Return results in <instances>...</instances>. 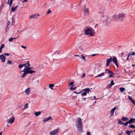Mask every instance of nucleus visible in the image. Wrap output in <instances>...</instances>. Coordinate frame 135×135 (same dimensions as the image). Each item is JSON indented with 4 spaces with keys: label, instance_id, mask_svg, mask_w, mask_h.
<instances>
[{
    "label": "nucleus",
    "instance_id": "obj_54",
    "mask_svg": "<svg viewBox=\"0 0 135 135\" xmlns=\"http://www.w3.org/2000/svg\"><path fill=\"white\" fill-rule=\"evenodd\" d=\"M85 73H84L82 75L81 78H84V76H85Z\"/></svg>",
    "mask_w": 135,
    "mask_h": 135
},
{
    "label": "nucleus",
    "instance_id": "obj_10",
    "mask_svg": "<svg viewBox=\"0 0 135 135\" xmlns=\"http://www.w3.org/2000/svg\"><path fill=\"white\" fill-rule=\"evenodd\" d=\"M76 127L78 129V130L79 131V132H83V126H76Z\"/></svg>",
    "mask_w": 135,
    "mask_h": 135
},
{
    "label": "nucleus",
    "instance_id": "obj_60",
    "mask_svg": "<svg viewBox=\"0 0 135 135\" xmlns=\"http://www.w3.org/2000/svg\"><path fill=\"white\" fill-rule=\"evenodd\" d=\"M18 7V6H16L15 7V8L16 9Z\"/></svg>",
    "mask_w": 135,
    "mask_h": 135
},
{
    "label": "nucleus",
    "instance_id": "obj_63",
    "mask_svg": "<svg viewBox=\"0 0 135 135\" xmlns=\"http://www.w3.org/2000/svg\"><path fill=\"white\" fill-rule=\"evenodd\" d=\"M130 55H130V54H129L128 55L127 57H129V56H130Z\"/></svg>",
    "mask_w": 135,
    "mask_h": 135
},
{
    "label": "nucleus",
    "instance_id": "obj_59",
    "mask_svg": "<svg viewBox=\"0 0 135 135\" xmlns=\"http://www.w3.org/2000/svg\"><path fill=\"white\" fill-rule=\"evenodd\" d=\"M96 54H92V55H91V56H95L96 55Z\"/></svg>",
    "mask_w": 135,
    "mask_h": 135
},
{
    "label": "nucleus",
    "instance_id": "obj_26",
    "mask_svg": "<svg viewBox=\"0 0 135 135\" xmlns=\"http://www.w3.org/2000/svg\"><path fill=\"white\" fill-rule=\"evenodd\" d=\"M4 44H2L0 47V53L2 51V49L4 47Z\"/></svg>",
    "mask_w": 135,
    "mask_h": 135
},
{
    "label": "nucleus",
    "instance_id": "obj_16",
    "mask_svg": "<svg viewBox=\"0 0 135 135\" xmlns=\"http://www.w3.org/2000/svg\"><path fill=\"white\" fill-rule=\"evenodd\" d=\"M14 0H8L7 2V4L9 5V7H10L13 3V1Z\"/></svg>",
    "mask_w": 135,
    "mask_h": 135
},
{
    "label": "nucleus",
    "instance_id": "obj_38",
    "mask_svg": "<svg viewBox=\"0 0 135 135\" xmlns=\"http://www.w3.org/2000/svg\"><path fill=\"white\" fill-rule=\"evenodd\" d=\"M7 64L9 65H11L12 64V63L11 61H10L9 60L7 62Z\"/></svg>",
    "mask_w": 135,
    "mask_h": 135
},
{
    "label": "nucleus",
    "instance_id": "obj_23",
    "mask_svg": "<svg viewBox=\"0 0 135 135\" xmlns=\"http://www.w3.org/2000/svg\"><path fill=\"white\" fill-rule=\"evenodd\" d=\"M105 73H102L98 75L97 76H96V77H99L100 76H103L104 75V74Z\"/></svg>",
    "mask_w": 135,
    "mask_h": 135
},
{
    "label": "nucleus",
    "instance_id": "obj_45",
    "mask_svg": "<svg viewBox=\"0 0 135 135\" xmlns=\"http://www.w3.org/2000/svg\"><path fill=\"white\" fill-rule=\"evenodd\" d=\"M131 102L134 105H135V100L133 99Z\"/></svg>",
    "mask_w": 135,
    "mask_h": 135
},
{
    "label": "nucleus",
    "instance_id": "obj_30",
    "mask_svg": "<svg viewBox=\"0 0 135 135\" xmlns=\"http://www.w3.org/2000/svg\"><path fill=\"white\" fill-rule=\"evenodd\" d=\"M74 82H71L69 83V85L72 87H73L74 86Z\"/></svg>",
    "mask_w": 135,
    "mask_h": 135
},
{
    "label": "nucleus",
    "instance_id": "obj_9",
    "mask_svg": "<svg viewBox=\"0 0 135 135\" xmlns=\"http://www.w3.org/2000/svg\"><path fill=\"white\" fill-rule=\"evenodd\" d=\"M82 91H86V94H87V93H88V94H89V92L90 91V89L89 88H87L83 89L82 90Z\"/></svg>",
    "mask_w": 135,
    "mask_h": 135
},
{
    "label": "nucleus",
    "instance_id": "obj_8",
    "mask_svg": "<svg viewBox=\"0 0 135 135\" xmlns=\"http://www.w3.org/2000/svg\"><path fill=\"white\" fill-rule=\"evenodd\" d=\"M112 61V57H111L109 59H107L106 61V66H108L109 65V63Z\"/></svg>",
    "mask_w": 135,
    "mask_h": 135
},
{
    "label": "nucleus",
    "instance_id": "obj_39",
    "mask_svg": "<svg viewBox=\"0 0 135 135\" xmlns=\"http://www.w3.org/2000/svg\"><path fill=\"white\" fill-rule=\"evenodd\" d=\"M28 104L26 103L25 104V105L24 108H25V109H27L28 108Z\"/></svg>",
    "mask_w": 135,
    "mask_h": 135
},
{
    "label": "nucleus",
    "instance_id": "obj_55",
    "mask_svg": "<svg viewBox=\"0 0 135 135\" xmlns=\"http://www.w3.org/2000/svg\"><path fill=\"white\" fill-rule=\"evenodd\" d=\"M87 135H90V133L89 132H88L87 133Z\"/></svg>",
    "mask_w": 135,
    "mask_h": 135
},
{
    "label": "nucleus",
    "instance_id": "obj_36",
    "mask_svg": "<svg viewBox=\"0 0 135 135\" xmlns=\"http://www.w3.org/2000/svg\"><path fill=\"white\" fill-rule=\"evenodd\" d=\"M16 9L15 7H12L11 8V11L13 12H15V11Z\"/></svg>",
    "mask_w": 135,
    "mask_h": 135
},
{
    "label": "nucleus",
    "instance_id": "obj_44",
    "mask_svg": "<svg viewBox=\"0 0 135 135\" xmlns=\"http://www.w3.org/2000/svg\"><path fill=\"white\" fill-rule=\"evenodd\" d=\"M128 98L129 99V100H131V101H132V100L133 99L131 97H130L129 96H128Z\"/></svg>",
    "mask_w": 135,
    "mask_h": 135
},
{
    "label": "nucleus",
    "instance_id": "obj_35",
    "mask_svg": "<svg viewBox=\"0 0 135 135\" xmlns=\"http://www.w3.org/2000/svg\"><path fill=\"white\" fill-rule=\"evenodd\" d=\"M84 92H83L81 93V95L82 96H85L86 95V91H84Z\"/></svg>",
    "mask_w": 135,
    "mask_h": 135
},
{
    "label": "nucleus",
    "instance_id": "obj_17",
    "mask_svg": "<svg viewBox=\"0 0 135 135\" xmlns=\"http://www.w3.org/2000/svg\"><path fill=\"white\" fill-rule=\"evenodd\" d=\"M27 74H32L33 73H36V71H33L32 70H29L28 71L27 70L26 71Z\"/></svg>",
    "mask_w": 135,
    "mask_h": 135
},
{
    "label": "nucleus",
    "instance_id": "obj_13",
    "mask_svg": "<svg viewBox=\"0 0 135 135\" xmlns=\"http://www.w3.org/2000/svg\"><path fill=\"white\" fill-rule=\"evenodd\" d=\"M39 16V15H36V14H34L30 16V18H37L38 16Z\"/></svg>",
    "mask_w": 135,
    "mask_h": 135
},
{
    "label": "nucleus",
    "instance_id": "obj_46",
    "mask_svg": "<svg viewBox=\"0 0 135 135\" xmlns=\"http://www.w3.org/2000/svg\"><path fill=\"white\" fill-rule=\"evenodd\" d=\"M10 23V22L9 21H8V22L7 23V28L8 27V26L9 25Z\"/></svg>",
    "mask_w": 135,
    "mask_h": 135
},
{
    "label": "nucleus",
    "instance_id": "obj_37",
    "mask_svg": "<svg viewBox=\"0 0 135 135\" xmlns=\"http://www.w3.org/2000/svg\"><path fill=\"white\" fill-rule=\"evenodd\" d=\"M73 87H71L70 88V89L71 90H74L76 88V87L73 88Z\"/></svg>",
    "mask_w": 135,
    "mask_h": 135
},
{
    "label": "nucleus",
    "instance_id": "obj_61",
    "mask_svg": "<svg viewBox=\"0 0 135 135\" xmlns=\"http://www.w3.org/2000/svg\"><path fill=\"white\" fill-rule=\"evenodd\" d=\"M129 131L130 132V133H132V132H134V131Z\"/></svg>",
    "mask_w": 135,
    "mask_h": 135
},
{
    "label": "nucleus",
    "instance_id": "obj_7",
    "mask_svg": "<svg viewBox=\"0 0 135 135\" xmlns=\"http://www.w3.org/2000/svg\"><path fill=\"white\" fill-rule=\"evenodd\" d=\"M15 118L14 117H11L8 120V122L9 123L12 124L15 121Z\"/></svg>",
    "mask_w": 135,
    "mask_h": 135
},
{
    "label": "nucleus",
    "instance_id": "obj_4",
    "mask_svg": "<svg viewBox=\"0 0 135 135\" xmlns=\"http://www.w3.org/2000/svg\"><path fill=\"white\" fill-rule=\"evenodd\" d=\"M112 60L113 62L115 64L117 67H118V62L117 58L115 57L114 56L113 57V58H112Z\"/></svg>",
    "mask_w": 135,
    "mask_h": 135
},
{
    "label": "nucleus",
    "instance_id": "obj_47",
    "mask_svg": "<svg viewBox=\"0 0 135 135\" xmlns=\"http://www.w3.org/2000/svg\"><path fill=\"white\" fill-rule=\"evenodd\" d=\"M81 56H82V58L83 59V60H84V61H86V60H85V57L84 56H83L82 55H81Z\"/></svg>",
    "mask_w": 135,
    "mask_h": 135
},
{
    "label": "nucleus",
    "instance_id": "obj_14",
    "mask_svg": "<svg viewBox=\"0 0 135 135\" xmlns=\"http://www.w3.org/2000/svg\"><path fill=\"white\" fill-rule=\"evenodd\" d=\"M128 122L129 124L134 123L135 122V118H131L129 121H128Z\"/></svg>",
    "mask_w": 135,
    "mask_h": 135
},
{
    "label": "nucleus",
    "instance_id": "obj_53",
    "mask_svg": "<svg viewBox=\"0 0 135 135\" xmlns=\"http://www.w3.org/2000/svg\"><path fill=\"white\" fill-rule=\"evenodd\" d=\"M21 47L22 48H24V49H25L26 48V46H24L23 45H22L21 46Z\"/></svg>",
    "mask_w": 135,
    "mask_h": 135
},
{
    "label": "nucleus",
    "instance_id": "obj_62",
    "mask_svg": "<svg viewBox=\"0 0 135 135\" xmlns=\"http://www.w3.org/2000/svg\"><path fill=\"white\" fill-rule=\"evenodd\" d=\"M86 98H83V99L84 100H85V99H86Z\"/></svg>",
    "mask_w": 135,
    "mask_h": 135
},
{
    "label": "nucleus",
    "instance_id": "obj_41",
    "mask_svg": "<svg viewBox=\"0 0 135 135\" xmlns=\"http://www.w3.org/2000/svg\"><path fill=\"white\" fill-rule=\"evenodd\" d=\"M85 11L86 13L88 12L89 11L88 9V8H85Z\"/></svg>",
    "mask_w": 135,
    "mask_h": 135
},
{
    "label": "nucleus",
    "instance_id": "obj_49",
    "mask_svg": "<svg viewBox=\"0 0 135 135\" xmlns=\"http://www.w3.org/2000/svg\"><path fill=\"white\" fill-rule=\"evenodd\" d=\"M130 54L131 55H135V53L134 52H133L130 53Z\"/></svg>",
    "mask_w": 135,
    "mask_h": 135
},
{
    "label": "nucleus",
    "instance_id": "obj_43",
    "mask_svg": "<svg viewBox=\"0 0 135 135\" xmlns=\"http://www.w3.org/2000/svg\"><path fill=\"white\" fill-rule=\"evenodd\" d=\"M51 11L50 9H49L48 11H47V12L46 13L47 14H49L51 13Z\"/></svg>",
    "mask_w": 135,
    "mask_h": 135
},
{
    "label": "nucleus",
    "instance_id": "obj_32",
    "mask_svg": "<svg viewBox=\"0 0 135 135\" xmlns=\"http://www.w3.org/2000/svg\"><path fill=\"white\" fill-rule=\"evenodd\" d=\"M128 127L131 128H135V126L133 124L129 125Z\"/></svg>",
    "mask_w": 135,
    "mask_h": 135
},
{
    "label": "nucleus",
    "instance_id": "obj_64",
    "mask_svg": "<svg viewBox=\"0 0 135 135\" xmlns=\"http://www.w3.org/2000/svg\"><path fill=\"white\" fill-rule=\"evenodd\" d=\"M2 132H0V135H2Z\"/></svg>",
    "mask_w": 135,
    "mask_h": 135
},
{
    "label": "nucleus",
    "instance_id": "obj_48",
    "mask_svg": "<svg viewBox=\"0 0 135 135\" xmlns=\"http://www.w3.org/2000/svg\"><path fill=\"white\" fill-rule=\"evenodd\" d=\"M109 70H109L108 69H105V73H107V72L108 73Z\"/></svg>",
    "mask_w": 135,
    "mask_h": 135
},
{
    "label": "nucleus",
    "instance_id": "obj_19",
    "mask_svg": "<svg viewBox=\"0 0 135 135\" xmlns=\"http://www.w3.org/2000/svg\"><path fill=\"white\" fill-rule=\"evenodd\" d=\"M121 119L123 121L125 122L128 120L129 119V118L128 117H124L123 116Z\"/></svg>",
    "mask_w": 135,
    "mask_h": 135
},
{
    "label": "nucleus",
    "instance_id": "obj_25",
    "mask_svg": "<svg viewBox=\"0 0 135 135\" xmlns=\"http://www.w3.org/2000/svg\"><path fill=\"white\" fill-rule=\"evenodd\" d=\"M119 90L122 93L123 92H124L125 90V89L123 87H120L119 88Z\"/></svg>",
    "mask_w": 135,
    "mask_h": 135
},
{
    "label": "nucleus",
    "instance_id": "obj_52",
    "mask_svg": "<svg viewBox=\"0 0 135 135\" xmlns=\"http://www.w3.org/2000/svg\"><path fill=\"white\" fill-rule=\"evenodd\" d=\"M81 92H82V91H80V92H79V93H77V92H76V91H74V93H75L76 94H79V93H81Z\"/></svg>",
    "mask_w": 135,
    "mask_h": 135
},
{
    "label": "nucleus",
    "instance_id": "obj_5",
    "mask_svg": "<svg viewBox=\"0 0 135 135\" xmlns=\"http://www.w3.org/2000/svg\"><path fill=\"white\" fill-rule=\"evenodd\" d=\"M77 123L76 126H82V122L81 119L80 118H79L77 119Z\"/></svg>",
    "mask_w": 135,
    "mask_h": 135
},
{
    "label": "nucleus",
    "instance_id": "obj_27",
    "mask_svg": "<svg viewBox=\"0 0 135 135\" xmlns=\"http://www.w3.org/2000/svg\"><path fill=\"white\" fill-rule=\"evenodd\" d=\"M118 16L117 15H115L112 17V20H115L117 19V18L118 17Z\"/></svg>",
    "mask_w": 135,
    "mask_h": 135
},
{
    "label": "nucleus",
    "instance_id": "obj_50",
    "mask_svg": "<svg viewBox=\"0 0 135 135\" xmlns=\"http://www.w3.org/2000/svg\"><path fill=\"white\" fill-rule=\"evenodd\" d=\"M10 55V54L8 53H5L4 54V55H6V56H9Z\"/></svg>",
    "mask_w": 135,
    "mask_h": 135
},
{
    "label": "nucleus",
    "instance_id": "obj_34",
    "mask_svg": "<svg viewBox=\"0 0 135 135\" xmlns=\"http://www.w3.org/2000/svg\"><path fill=\"white\" fill-rule=\"evenodd\" d=\"M128 124H129V123L128 121H127V122H126V123H123V125H124L125 126H127V125H128Z\"/></svg>",
    "mask_w": 135,
    "mask_h": 135
},
{
    "label": "nucleus",
    "instance_id": "obj_20",
    "mask_svg": "<svg viewBox=\"0 0 135 135\" xmlns=\"http://www.w3.org/2000/svg\"><path fill=\"white\" fill-rule=\"evenodd\" d=\"M108 73L109 74V77H112V75H114V73L110 70H109Z\"/></svg>",
    "mask_w": 135,
    "mask_h": 135
},
{
    "label": "nucleus",
    "instance_id": "obj_3",
    "mask_svg": "<svg viewBox=\"0 0 135 135\" xmlns=\"http://www.w3.org/2000/svg\"><path fill=\"white\" fill-rule=\"evenodd\" d=\"M59 129H56L54 131L50 132V135H55L57 133L59 132Z\"/></svg>",
    "mask_w": 135,
    "mask_h": 135
},
{
    "label": "nucleus",
    "instance_id": "obj_2",
    "mask_svg": "<svg viewBox=\"0 0 135 135\" xmlns=\"http://www.w3.org/2000/svg\"><path fill=\"white\" fill-rule=\"evenodd\" d=\"M125 14L124 13H119L118 16V20L122 21L124 18Z\"/></svg>",
    "mask_w": 135,
    "mask_h": 135
},
{
    "label": "nucleus",
    "instance_id": "obj_1",
    "mask_svg": "<svg viewBox=\"0 0 135 135\" xmlns=\"http://www.w3.org/2000/svg\"><path fill=\"white\" fill-rule=\"evenodd\" d=\"M85 32L86 35L89 36H93V33L92 32V30L90 28H88L85 31Z\"/></svg>",
    "mask_w": 135,
    "mask_h": 135
},
{
    "label": "nucleus",
    "instance_id": "obj_51",
    "mask_svg": "<svg viewBox=\"0 0 135 135\" xmlns=\"http://www.w3.org/2000/svg\"><path fill=\"white\" fill-rule=\"evenodd\" d=\"M33 68V67H30L28 68L27 69V71L29 70H31Z\"/></svg>",
    "mask_w": 135,
    "mask_h": 135
},
{
    "label": "nucleus",
    "instance_id": "obj_28",
    "mask_svg": "<svg viewBox=\"0 0 135 135\" xmlns=\"http://www.w3.org/2000/svg\"><path fill=\"white\" fill-rule=\"evenodd\" d=\"M54 86V85L53 84H50L49 85V87L52 90L53 89L52 87Z\"/></svg>",
    "mask_w": 135,
    "mask_h": 135
},
{
    "label": "nucleus",
    "instance_id": "obj_12",
    "mask_svg": "<svg viewBox=\"0 0 135 135\" xmlns=\"http://www.w3.org/2000/svg\"><path fill=\"white\" fill-rule=\"evenodd\" d=\"M24 65H25L24 66L25 68L24 69V70L25 71H26L27 70V71L28 69L31 66V65L30 64H28L27 65V64H24Z\"/></svg>",
    "mask_w": 135,
    "mask_h": 135
},
{
    "label": "nucleus",
    "instance_id": "obj_57",
    "mask_svg": "<svg viewBox=\"0 0 135 135\" xmlns=\"http://www.w3.org/2000/svg\"><path fill=\"white\" fill-rule=\"evenodd\" d=\"M30 62L29 61H28L26 63H25V64H29Z\"/></svg>",
    "mask_w": 135,
    "mask_h": 135
},
{
    "label": "nucleus",
    "instance_id": "obj_22",
    "mask_svg": "<svg viewBox=\"0 0 135 135\" xmlns=\"http://www.w3.org/2000/svg\"><path fill=\"white\" fill-rule=\"evenodd\" d=\"M41 112L38 111L35 112L34 113V114H35V116H37L40 115L41 114Z\"/></svg>",
    "mask_w": 135,
    "mask_h": 135
},
{
    "label": "nucleus",
    "instance_id": "obj_24",
    "mask_svg": "<svg viewBox=\"0 0 135 135\" xmlns=\"http://www.w3.org/2000/svg\"><path fill=\"white\" fill-rule=\"evenodd\" d=\"M114 84V83L113 82V80H112L109 85V86L111 87L112 85H113Z\"/></svg>",
    "mask_w": 135,
    "mask_h": 135
},
{
    "label": "nucleus",
    "instance_id": "obj_58",
    "mask_svg": "<svg viewBox=\"0 0 135 135\" xmlns=\"http://www.w3.org/2000/svg\"><path fill=\"white\" fill-rule=\"evenodd\" d=\"M55 52H57L58 54H59L60 53V51H56Z\"/></svg>",
    "mask_w": 135,
    "mask_h": 135
},
{
    "label": "nucleus",
    "instance_id": "obj_18",
    "mask_svg": "<svg viewBox=\"0 0 135 135\" xmlns=\"http://www.w3.org/2000/svg\"><path fill=\"white\" fill-rule=\"evenodd\" d=\"M30 88H28L25 90V93L27 95L29 94H30Z\"/></svg>",
    "mask_w": 135,
    "mask_h": 135
},
{
    "label": "nucleus",
    "instance_id": "obj_21",
    "mask_svg": "<svg viewBox=\"0 0 135 135\" xmlns=\"http://www.w3.org/2000/svg\"><path fill=\"white\" fill-rule=\"evenodd\" d=\"M52 118H51L50 117H49L48 118H46V119H44L43 120L44 122L45 123L47 121L50 120Z\"/></svg>",
    "mask_w": 135,
    "mask_h": 135
},
{
    "label": "nucleus",
    "instance_id": "obj_31",
    "mask_svg": "<svg viewBox=\"0 0 135 135\" xmlns=\"http://www.w3.org/2000/svg\"><path fill=\"white\" fill-rule=\"evenodd\" d=\"M106 18H107V20H105L104 21V22H106L107 23H108V20H109V17L108 16H107Z\"/></svg>",
    "mask_w": 135,
    "mask_h": 135
},
{
    "label": "nucleus",
    "instance_id": "obj_29",
    "mask_svg": "<svg viewBox=\"0 0 135 135\" xmlns=\"http://www.w3.org/2000/svg\"><path fill=\"white\" fill-rule=\"evenodd\" d=\"M25 65H24V64L22 65L20 64L19 65H18V67L19 68L21 69V68H22L24 66H25Z\"/></svg>",
    "mask_w": 135,
    "mask_h": 135
},
{
    "label": "nucleus",
    "instance_id": "obj_15",
    "mask_svg": "<svg viewBox=\"0 0 135 135\" xmlns=\"http://www.w3.org/2000/svg\"><path fill=\"white\" fill-rule=\"evenodd\" d=\"M21 72H23L24 74L21 76L22 78H23L27 74L26 71L25 70H22Z\"/></svg>",
    "mask_w": 135,
    "mask_h": 135
},
{
    "label": "nucleus",
    "instance_id": "obj_56",
    "mask_svg": "<svg viewBox=\"0 0 135 135\" xmlns=\"http://www.w3.org/2000/svg\"><path fill=\"white\" fill-rule=\"evenodd\" d=\"M27 0H25L22 2V3H23L24 2H27Z\"/></svg>",
    "mask_w": 135,
    "mask_h": 135
},
{
    "label": "nucleus",
    "instance_id": "obj_42",
    "mask_svg": "<svg viewBox=\"0 0 135 135\" xmlns=\"http://www.w3.org/2000/svg\"><path fill=\"white\" fill-rule=\"evenodd\" d=\"M13 38L11 37L9 39V42L12 41L13 40Z\"/></svg>",
    "mask_w": 135,
    "mask_h": 135
},
{
    "label": "nucleus",
    "instance_id": "obj_6",
    "mask_svg": "<svg viewBox=\"0 0 135 135\" xmlns=\"http://www.w3.org/2000/svg\"><path fill=\"white\" fill-rule=\"evenodd\" d=\"M6 57L3 55L2 54L0 55V59L2 62H4L5 61V59Z\"/></svg>",
    "mask_w": 135,
    "mask_h": 135
},
{
    "label": "nucleus",
    "instance_id": "obj_11",
    "mask_svg": "<svg viewBox=\"0 0 135 135\" xmlns=\"http://www.w3.org/2000/svg\"><path fill=\"white\" fill-rule=\"evenodd\" d=\"M116 108L115 107H114L112 110H111L110 111V116H112L113 115H114V111L116 110Z\"/></svg>",
    "mask_w": 135,
    "mask_h": 135
},
{
    "label": "nucleus",
    "instance_id": "obj_40",
    "mask_svg": "<svg viewBox=\"0 0 135 135\" xmlns=\"http://www.w3.org/2000/svg\"><path fill=\"white\" fill-rule=\"evenodd\" d=\"M126 133L128 135H130V132L129 131H128L126 132Z\"/></svg>",
    "mask_w": 135,
    "mask_h": 135
},
{
    "label": "nucleus",
    "instance_id": "obj_33",
    "mask_svg": "<svg viewBox=\"0 0 135 135\" xmlns=\"http://www.w3.org/2000/svg\"><path fill=\"white\" fill-rule=\"evenodd\" d=\"M118 123L119 124L121 125H123V122L121 121L120 120H118Z\"/></svg>",
    "mask_w": 135,
    "mask_h": 135
}]
</instances>
